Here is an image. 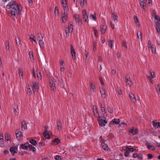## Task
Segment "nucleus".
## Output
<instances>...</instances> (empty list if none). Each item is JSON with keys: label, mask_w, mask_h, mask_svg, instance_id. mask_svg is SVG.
<instances>
[{"label": "nucleus", "mask_w": 160, "mask_h": 160, "mask_svg": "<svg viewBox=\"0 0 160 160\" xmlns=\"http://www.w3.org/2000/svg\"><path fill=\"white\" fill-rule=\"evenodd\" d=\"M67 29L68 31L72 32L73 29V26L72 25L70 24L69 25L68 28H67Z\"/></svg>", "instance_id": "7c9ffc66"}, {"label": "nucleus", "mask_w": 160, "mask_h": 160, "mask_svg": "<svg viewBox=\"0 0 160 160\" xmlns=\"http://www.w3.org/2000/svg\"><path fill=\"white\" fill-rule=\"evenodd\" d=\"M110 24L111 27L112 28V29H113L114 28V25L113 24L112 22H110Z\"/></svg>", "instance_id": "338daca9"}, {"label": "nucleus", "mask_w": 160, "mask_h": 160, "mask_svg": "<svg viewBox=\"0 0 160 160\" xmlns=\"http://www.w3.org/2000/svg\"><path fill=\"white\" fill-rule=\"evenodd\" d=\"M129 132L133 135L136 134L138 132V130L136 129H131L129 131Z\"/></svg>", "instance_id": "6ab92c4d"}, {"label": "nucleus", "mask_w": 160, "mask_h": 160, "mask_svg": "<svg viewBox=\"0 0 160 160\" xmlns=\"http://www.w3.org/2000/svg\"><path fill=\"white\" fill-rule=\"evenodd\" d=\"M148 48H151L152 47V42L150 40L148 41Z\"/></svg>", "instance_id": "5fc2aeb1"}, {"label": "nucleus", "mask_w": 160, "mask_h": 160, "mask_svg": "<svg viewBox=\"0 0 160 160\" xmlns=\"http://www.w3.org/2000/svg\"><path fill=\"white\" fill-rule=\"evenodd\" d=\"M140 4L141 8L142 9L144 10V6L145 5L144 0H143L142 1H140Z\"/></svg>", "instance_id": "c9c22d12"}, {"label": "nucleus", "mask_w": 160, "mask_h": 160, "mask_svg": "<svg viewBox=\"0 0 160 160\" xmlns=\"http://www.w3.org/2000/svg\"><path fill=\"white\" fill-rule=\"evenodd\" d=\"M82 15L83 19L85 22L88 23V16L87 14L86 10L83 9L82 11Z\"/></svg>", "instance_id": "39448f33"}, {"label": "nucleus", "mask_w": 160, "mask_h": 160, "mask_svg": "<svg viewBox=\"0 0 160 160\" xmlns=\"http://www.w3.org/2000/svg\"><path fill=\"white\" fill-rule=\"evenodd\" d=\"M38 88L39 87L38 83L36 82H35L33 83L32 89L34 92L38 91Z\"/></svg>", "instance_id": "4468645a"}, {"label": "nucleus", "mask_w": 160, "mask_h": 160, "mask_svg": "<svg viewBox=\"0 0 160 160\" xmlns=\"http://www.w3.org/2000/svg\"><path fill=\"white\" fill-rule=\"evenodd\" d=\"M28 148L32 150L33 152H35L36 151V148L31 144H29Z\"/></svg>", "instance_id": "58836bf2"}, {"label": "nucleus", "mask_w": 160, "mask_h": 160, "mask_svg": "<svg viewBox=\"0 0 160 160\" xmlns=\"http://www.w3.org/2000/svg\"><path fill=\"white\" fill-rule=\"evenodd\" d=\"M70 32H71L68 31V30L66 29L65 30L66 36L67 37H68L69 36V33Z\"/></svg>", "instance_id": "de8ad7c7"}, {"label": "nucleus", "mask_w": 160, "mask_h": 160, "mask_svg": "<svg viewBox=\"0 0 160 160\" xmlns=\"http://www.w3.org/2000/svg\"><path fill=\"white\" fill-rule=\"evenodd\" d=\"M43 38V36L42 35L41 33H38V34L37 39L38 40H42Z\"/></svg>", "instance_id": "c756f323"}, {"label": "nucleus", "mask_w": 160, "mask_h": 160, "mask_svg": "<svg viewBox=\"0 0 160 160\" xmlns=\"http://www.w3.org/2000/svg\"><path fill=\"white\" fill-rule=\"evenodd\" d=\"M94 34L96 37H97L98 34V30L95 28H93Z\"/></svg>", "instance_id": "680f3d73"}, {"label": "nucleus", "mask_w": 160, "mask_h": 160, "mask_svg": "<svg viewBox=\"0 0 160 160\" xmlns=\"http://www.w3.org/2000/svg\"><path fill=\"white\" fill-rule=\"evenodd\" d=\"M137 35L138 38H139L140 40H142V35L141 32L140 31L139 32L138 31L137 32Z\"/></svg>", "instance_id": "4c0bfd02"}, {"label": "nucleus", "mask_w": 160, "mask_h": 160, "mask_svg": "<svg viewBox=\"0 0 160 160\" xmlns=\"http://www.w3.org/2000/svg\"><path fill=\"white\" fill-rule=\"evenodd\" d=\"M102 146L103 148L105 150H108L109 149V148L108 146V145L105 144L104 142H102Z\"/></svg>", "instance_id": "4be33fe9"}, {"label": "nucleus", "mask_w": 160, "mask_h": 160, "mask_svg": "<svg viewBox=\"0 0 160 160\" xmlns=\"http://www.w3.org/2000/svg\"><path fill=\"white\" fill-rule=\"evenodd\" d=\"M68 12V11L66 12L64 11L63 13H62V22L63 23H65L67 21Z\"/></svg>", "instance_id": "0eeeda50"}, {"label": "nucleus", "mask_w": 160, "mask_h": 160, "mask_svg": "<svg viewBox=\"0 0 160 160\" xmlns=\"http://www.w3.org/2000/svg\"><path fill=\"white\" fill-rule=\"evenodd\" d=\"M151 77L154 78L155 77V74L154 72H152L151 71L149 72Z\"/></svg>", "instance_id": "bf43d9fd"}, {"label": "nucleus", "mask_w": 160, "mask_h": 160, "mask_svg": "<svg viewBox=\"0 0 160 160\" xmlns=\"http://www.w3.org/2000/svg\"><path fill=\"white\" fill-rule=\"evenodd\" d=\"M29 142L31 144L34 146H35L37 144L36 140L32 139H30Z\"/></svg>", "instance_id": "f704fd0d"}, {"label": "nucleus", "mask_w": 160, "mask_h": 160, "mask_svg": "<svg viewBox=\"0 0 160 160\" xmlns=\"http://www.w3.org/2000/svg\"><path fill=\"white\" fill-rule=\"evenodd\" d=\"M112 18L113 19L114 22H116V23L118 22V17L115 14H114V13H112Z\"/></svg>", "instance_id": "bb28decb"}, {"label": "nucleus", "mask_w": 160, "mask_h": 160, "mask_svg": "<svg viewBox=\"0 0 160 160\" xmlns=\"http://www.w3.org/2000/svg\"><path fill=\"white\" fill-rule=\"evenodd\" d=\"M90 91L92 92H95L96 90V88L95 85L93 84L92 82H90Z\"/></svg>", "instance_id": "f3484780"}, {"label": "nucleus", "mask_w": 160, "mask_h": 160, "mask_svg": "<svg viewBox=\"0 0 160 160\" xmlns=\"http://www.w3.org/2000/svg\"><path fill=\"white\" fill-rule=\"evenodd\" d=\"M27 94L29 95L30 96L32 94L31 90L30 88H28Z\"/></svg>", "instance_id": "09e8293b"}, {"label": "nucleus", "mask_w": 160, "mask_h": 160, "mask_svg": "<svg viewBox=\"0 0 160 160\" xmlns=\"http://www.w3.org/2000/svg\"><path fill=\"white\" fill-rule=\"evenodd\" d=\"M156 88L158 94H160V84H158L156 87Z\"/></svg>", "instance_id": "a19ab883"}, {"label": "nucleus", "mask_w": 160, "mask_h": 160, "mask_svg": "<svg viewBox=\"0 0 160 160\" xmlns=\"http://www.w3.org/2000/svg\"><path fill=\"white\" fill-rule=\"evenodd\" d=\"M16 43L17 45H20V39L19 38H18L17 39L16 38H15Z\"/></svg>", "instance_id": "8fccbe9b"}, {"label": "nucleus", "mask_w": 160, "mask_h": 160, "mask_svg": "<svg viewBox=\"0 0 160 160\" xmlns=\"http://www.w3.org/2000/svg\"><path fill=\"white\" fill-rule=\"evenodd\" d=\"M133 18L136 25L138 26H139V22L137 17L135 15H134L133 16Z\"/></svg>", "instance_id": "393cba45"}, {"label": "nucleus", "mask_w": 160, "mask_h": 160, "mask_svg": "<svg viewBox=\"0 0 160 160\" xmlns=\"http://www.w3.org/2000/svg\"><path fill=\"white\" fill-rule=\"evenodd\" d=\"M147 148L148 149H150L152 150H154L155 149V148L154 146L150 145H148L147 146Z\"/></svg>", "instance_id": "3c124183"}, {"label": "nucleus", "mask_w": 160, "mask_h": 160, "mask_svg": "<svg viewBox=\"0 0 160 160\" xmlns=\"http://www.w3.org/2000/svg\"><path fill=\"white\" fill-rule=\"evenodd\" d=\"M41 48H42L43 47L44 42L42 41V40H39L38 42Z\"/></svg>", "instance_id": "79ce46f5"}, {"label": "nucleus", "mask_w": 160, "mask_h": 160, "mask_svg": "<svg viewBox=\"0 0 160 160\" xmlns=\"http://www.w3.org/2000/svg\"><path fill=\"white\" fill-rule=\"evenodd\" d=\"M108 112H109L110 113H112L113 112V109L111 107H109L108 108Z\"/></svg>", "instance_id": "4d7b16f0"}, {"label": "nucleus", "mask_w": 160, "mask_h": 160, "mask_svg": "<svg viewBox=\"0 0 160 160\" xmlns=\"http://www.w3.org/2000/svg\"><path fill=\"white\" fill-rule=\"evenodd\" d=\"M156 28L157 32L159 34H160V28L159 26H156Z\"/></svg>", "instance_id": "13d9d810"}, {"label": "nucleus", "mask_w": 160, "mask_h": 160, "mask_svg": "<svg viewBox=\"0 0 160 160\" xmlns=\"http://www.w3.org/2000/svg\"><path fill=\"white\" fill-rule=\"evenodd\" d=\"M22 124V128H24L25 129H26L27 128V125L25 121L22 122L21 123Z\"/></svg>", "instance_id": "2f4dec72"}, {"label": "nucleus", "mask_w": 160, "mask_h": 160, "mask_svg": "<svg viewBox=\"0 0 160 160\" xmlns=\"http://www.w3.org/2000/svg\"><path fill=\"white\" fill-rule=\"evenodd\" d=\"M99 80H100V83L102 85H103L104 84V83L103 82L102 78L101 77H100V76L99 77Z\"/></svg>", "instance_id": "e2e57ef3"}, {"label": "nucleus", "mask_w": 160, "mask_h": 160, "mask_svg": "<svg viewBox=\"0 0 160 160\" xmlns=\"http://www.w3.org/2000/svg\"><path fill=\"white\" fill-rule=\"evenodd\" d=\"M125 80L127 84H128L129 86L130 87L132 85V82L130 78H127L126 77Z\"/></svg>", "instance_id": "412c9836"}, {"label": "nucleus", "mask_w": 160, "mask_h": 160, "mask_svg": "<svg viewBox=\"0 0 160 160\" xmlns=\"http://www.w3.org/2000/svg\"><path fill=\"white\" fill-rule=\"evenodd\" d=\"M22 7L20 5H18L15 8L11 9L10 13L12 17H17L21 13Z\"/></svg>", "instance_id": "f257e3e1"}, {"label": "nucleus", "mask_w": 160, "mask_h": 160, "mask_svg": "<svg viewBox=\"0 0 160 160\" xmlns=\"http://www.w3.org/2000/svg\"><path fill=\"white\" fill-rule=\"evenodd\" d=\"M17 2L14 1H12L9 2L6 6V8L8 9H12L13 8L16 7L18 5Z\"/></svg>", "instance_id": "7ed1b4c3"}, {"label": "nucleus", "mask_w": 160, "mask_h": 160, "mask_svg": "<svg viewBox=\"0 0 160 160\" xmlns=\"http://www.w3.org/2000/svg\"><path fill=\"white\" fill-rule=\"evenodd\" d=\"M154 18L155 22L156 23V26H159L160 25V18L156 15H155Z\"/></svg>", "instance_id": "9b49d317"}, {"label": "nucleus", "mask_w": 160, "mask_h": 160, "mask_svg": "<svg viewBox=\"0 0 160 160\" xmlns=\"http://www.w3.org/2000/svg\"><path fill=\"white\" fill-rule=\"evenodd\" d=\"M102 112L103 114V115L104 116L105 114L106 113V111L105 108V107H102L101 108Z\"/></svg>", "instance_id": "6e6d98bb"}, {"label": "nucleus", "mask_w": 160, "mask_h": 160, "mask_svg": "<svg viewBox=\"0 0 160 160\" xmlns=\"http://www.w3.org/2000/svg\"><path fill=\"white\" fill-rule=\"evenodd\" d=\"M59 13V9L57 7H55L54 10V14L56 16H58Z\"/></svg>", "instance_id": "e433bc0d"}, {"label": "nucleus", "mask_w": 160, "mask_h": 160, "mask_svg": "<svg viewBox=\"0 0 160 160\" xmlns=\"http://www.w3.org/2000/svg\"><path fill=\"white\" fill-rule=\"evenodd\" d=\"M62 5L64 11H68L69 9L67 4V0H60Z\"/></svg>", "instance_id": "423d86ee"}, {"label": "nucleus", "mask_w": 160, "mask_h": 160, "mask_svg": "<svg viewBox=\"0 0 160 160\" xmlns=\"http://www.w3.org/2000/svg\"><path fill=\"white\" fill-rule=\"evenodd\" d=\"M71 53L72 57L74 58L75 57L76 52L74 49L72 45H71Z\"/></svg>", "instance_id": "2eb2a0df"}, {"label": "nucleus", "mask_w": 160, "mask_h": 160, "mask_svg": "<svg viewBox=\"0 0 160 160\" xmlns=\"http://www.w3.org/2000/svg\"><path fill=\"white\" fill-rule=\"evenodd\" d=\"M29 57L31 60H33L34 59L33 53L32 52L30 51L29 52Z\"/></svg>", "instance_id": "49530a36"}, {"label": "nucleus", "mask_w": 160, "mask_h": 160, "mask_svg": "<svg viewBox=\"0 0 160 160\" xmlns=\"http://www.w3.org/2000/svg\"><path fill=\"white\" fill-rule=\"evenodd\" d=\"M87 2V0H80V4L82 7H83L84 4L86 3Z\"/></svg>", "instance_id": "ea45409f"}, {"label": "nucleus", "mask_w": 160, "mask_h": 160, "mask_svg": "<svg viewBox=\"0 0 160 160\" xmlns=\"http://www.w3.org/2000/svg\"><path fill=\"white\" fill-rule=\"evenodd\" d=\"M75 18L76 21L78 22V24L81 25L82 24V22H81V18L79 15H76L75 16Z\"/></svg>", "instance_id": "ddd939ff"}, {"label": "nucleus", "mask_w": 160, "mask_h": 160, "mask_svg": "<svg viewBox=\"0 0 160 160\" xmlns=\"http://www.w3.org/2000/svg\"><path fill=\"white\" fill-rule=\"evenodd\" d=\"M10 151L12 155H13L18 152V148L16 146L11 147L10 148Z\"/></svg>", "instance_id": "9d476101"}, {"label": "nucleus", "mask_w": 160, "mask_h": 160, "mask_svg": "<svg viewBox=\"0 0 160 160\" xmlns=\"http://www.w3.org/2000/svg\"><path fill=\"white\" fill-rule=\"evenodd\" d=\"M55 159L56 160H62L61 158L59 155H57L55 157Z\"/></svg>", "instance_id": "69168bd1"}, {"label": "nucleus", "mask_w": 160, "mask_h": 160, "mask_svg": "<svg viewBox=\"0 0 160 160\" xmlns=\"http://www.w3.org/2000/svg\"><path fill=\"white\" fill-rule=\"evenodd\" d=\"M90 18H92L95 21H96L97 20V18L96 16L92 14H90Z\"/></svg>", "instance_id": "864d4df0"}, {"label": "nucleus", "mask_w": 160, "mask_h": 160, "mask_svg": "<svg viewBox=\"0 0 160 160\" xmlns=\"http://www.w3.org/2000/svg\"><path fill=\"white\" fill-rule=\"evenodd\" d=\"M112 122L115 123L116 124H119L120 122L119 119L114 118L112 120Z\"/></svg>", "instance_id": "72a5a7b5"}, {"label": "nucleus", "mask_w": 160, "mask_h": 160, "mask_svg": "<svg viewBox=\"0 0 160 160\" xmlns=\"http://www.w3.org/2000/svg\"><path fill=\"white\" fill-rule=\"evenodd\" d=\"M5 139L7 141H10L11 140L10 135L8 133L5 134Z\"/></svg>", "instance_id": "b1692460"}, {"label": "nucleus", "mask_w": 160, "mask_h": 160, "mask_svg": "<svg viewBox=\"0 0 160 160\" xmlns=\"http://www.w3.org/2000/svg\"><path fill=\"white\" fill-rule=\"evenodd\" d=\"M152 123L154 126L156 127L157 128H160V122H155L154 121H153Z\"/></svg>", "instance_id": "cd10ccee"}, {"label": "nucleus", "mask_w": 160, "mask_h": 160, "mask_svg": "<svg viewBox=\"0 0 160 160\" xmlns=\"http://www.w3.org/2000/svg\"><path fill=\"white\" fill-rule=\"evenodd\" d=\"M51 134V132H50V133H46L45 134H43L44 136V137L45 138L47 139H49L50 138V135Z\"/></svg>", "instance_id": "c03bdc74"}, {"label": "nucleus", "mask_w": 160, "mask_h": 160, "mask_svg": "<svg viewBox=\"0 0 160 160\" xmlns=\"http://www.w3.org/2000/svg\"><path fill=\"white\" fill-rule=\"evenodd\" d=\"M60 141V140L58 138H56L53 141H52V144H57Z\"/></svg>", "instance_id": "c85d7f7f"}, {"label": "nucleus", "mask_w": 160, "mask_h": 160, "mask_svg": "<svg viewBox=\"0 0 160 160\" xmlns=\"http://www.w3.org/2000/svg\"><path fill=\"white\" fill-rule=\"evenodd\" d=\"M96 45L97 43L96 42H94L93 43V50L94 51H95L96 50Z\"/></svg>", "instance_id": "603ef678"}, {"label": "nucleus", "mask_w": 160, "mask_h": 160, "mask_svg": "<svg viewBox=\"0 0 160 160\" xmlns=\"http://www.w3.org/2000/svg\"><path fill=\"white\" fill-rule=\"evenodd\" d=\"M99 125L102 127H104L105 126L107 123V121L106 120V118L105 117H101L99 116L98 118Z\"/></svg>", "instance_id": "f03ea898"}, {"label": "nucleus", "mask_w": 160, "mask_h": 160, "mask_svg": "<svg viewBox=\"0 0 160 160\" xmlns=\"http://www.w3.org/2000/svg\"><path fill=\"white\" fill-rule=\"evenodd\" d=\"M109 42V46L110 48H112L114 44L113 40H108Z\"/></svg>", "instance_id": "473e14b6"}, {"label": "nucleus", "mask_w": 160, "mask_h": 160, "mask_svg": "<svg viewBox=\"0 0 160 160\" xmlns=\"http://www.w3.org/2000/svg\"><path fill=\"white\" fill-rule=\"evenodd\" d=\"M15 134L17 139L18 140H21V138H22V132L18 131L17 130L15 131Z\"/></svg>", "instance_id": "6e6552de"}, {"label": "nucleus", "mask_w": 160, "mask_h": 160, "mask_svg": "<svg viewBox=\"0 0 160 160\" xmlns=\"http://www.w3.org/2000/svg\"><path fill=\"white\" fill-rule=\"evenodd\" d=\"M129 96L130 99L132 102L133 103H135L136 102V99L134 94L132 93L129 94Z\"/></svg>", "instance_id": "1a4fd4ad"}, {"label": "nucleus", "mask_w": 160, "mask_h": 160, "mask_svg": "<svg viewBox=\"0 0 160 160\" xmlns=\"http://www.w3.org/2000/svg\"><path fill=\"white\" fill-rule=\"evenodd\" d=\"M49 82L51 89L54 91H55L56 90V84L54 80L53 79L51 78L49 80Z\"/></svg>", "instance_id": "20e7f679"}, {"label": "nucleus", "mask_w": 160, "mask_h": 160, "mask_svg": "<svg viewBox=\"0 0 160 160\" xmlns=\"http://www.w3.org/2000/svg\"><path fill=\"white\" fill-rule=\"evenodd\" d=\"M50 132H51L48 131L47 130V129H45L43 132V134H45L46 133H50Z\"/></svg>", "instance_id": "774afa93"}, {"label": "nucleus", "mask_w": 160, "mask_h": 160, "mask_svg": "<svg viewBox=\"0 0 160 160\" xmlns=\"http://www.w3.org/2000/svg\"><path fill=\"white\" fill-rule=\"evenodd\" d=\"M100 91L102 95L103 96L104 98H106L107 95L106 94V91L105 89L103 88H102L101 89L100 88Z\"/></svg>", "instance_id": "a211bd4d"}, {"label": "nucleus", "mask_w": 160, "mask_h": 160, "mask_svg": "<svg viewBox=\"0 0 160 160\" xmlns=\"http://www.w3.org/2000/svg\"><path fill=\"white\" fill-rule=\"evenodd\" d=\"M57 126L58 130H61L62 128V123L60 120L58 121L57 122Z\"/></svg>", "instance_id": "a878e982"}, {"label": "nucleus", "mask_w": 160, "mask_h": 160, "mask_svg": "<svg viewBox=\"0 0 160 160\" xmlns=\"http://www.w3.org/2000/svg\"><path fill=\"white\" fill-rule=\"evenodd\" d=\"M150 48L152 49V51L153 53H155L156 52V48H154L152 47Z\"/></svg>", "instance_id": "052dcab7"}, {"label": "nucleus", "mask_w": 160, "mask_h": 160, "mask_svg": "<svg viewBox=\"0 0 160 160\" xmlns=\"http://www.w3.org/2000/svg\"><path fill=\"white\" fill-rule=\"evenodd\" d=\"M18 72L20 76H21L22 77L23 73L22 69L20 68H18Z\"/></svg>", "instance_id": "a18cd8bd"}, {"label": "nucleus", "mask_w": 160, "mask_h": 160, "mask_svg": "<svg viewBox=\"0 0 160 160\" xmlns=\"http://www.w3.org/2000/svg\"><path fill=\"white\" fill-rule=\"evenodd\" d=\"M92 109L93 114L94 115H96L97 114L98 115H99L98 112L97 110L96 106H93Z\"/></svg>", "instance_id": "5701e85b"}, {"label": "nucleus", "mask_w": 160, "mask_h": 160, "mask_svg": "<svg viewBox=\"0 0 160 160\" xmlns=\"http://www.w3.org/2000/svg\"><path fill=\"white\" fill-rule=\"evenodd\" d=\"M29 143L27 142L24 144H22L21 145V148L23 149H26L28 148Z\"/></svg>", "instance_id": "aec40b11"}, {"label": "nucleus", "mask_w": 160, "mask_h": 160, "mask_svg": "<svg viewBox=\"0 0 160 160\" xmlns=\"http://www.w3.org/2000/svg\"><path fill=\"white\" fill-rule=\"evenodd\" d=\"M122 46L123 47H124L126 48H127V46L126 45V42L123 41L122 42Z\"/></svg>", "instance_id": "0e129e2a"}, {"label": "nucleus", "mask_w": 160, "mask_h": 160, "mask_svg": "<svg viewBox=\"0 0 160 160\" xmlns=\"http://www.w3.org/2000/svg\"><path fill=\"white\" fill-rule=\"evenodd\" d=\"M107 26L105 24L103 25H102L100 26V31L102 33H104L106 32Z\"/></svg>", "instance_id": "f8f14e48"}, {"label": "nucleus", "mask_w": 160, "mask_h": 160, "mask_svg": "<svg viewBox=\"0 0 160 160\" xmlns=\"http://www.w3.org/2000/svg\"><path fill=\"white\" fill-rule=\"evenodd\" d=\"M5 48L7 52H9L10 48L9 46V42L8 40H6L5 43Z\"/></svg>", "instance_id": "dca6fc26"}, {"label": "nucleus", "mask_w": 160, "mask_h": 160, "mask_svg": "<svg viewBox=\"0 0 160 160\" xmlns=\"http://www.w3.org/2000/svg\"><path fill=\"white\" fill-rule=\"evenodd\" d=\"M37 78L38 79H40L41 80L42 79V76H41V74L40 72L39 71H37Z\"/></svg>", "instance_id": "37998d69"}]
</instances>
